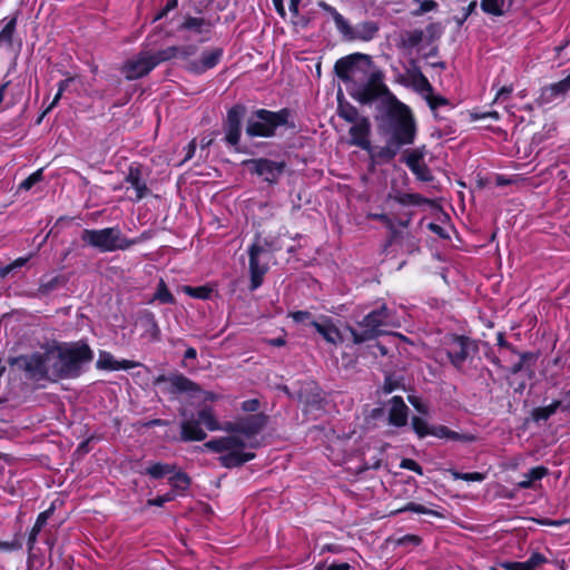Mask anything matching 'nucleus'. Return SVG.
Segmentation results:
<instances>
[{"mask_svg": "<svg viewBox=\"0 0 570 570\" xmlns=\"http://www.w3.org/2000/svg\"><path fill=\"white\" fill-rule=\"evenodd\" d=\"M419 197L416 195L407 194L402 196L399 200L402 204H417Z\"/></svg>", "mask_w": 570, "mask_h": 570, "instance_id": "54", "label": "nucleus"}, {"mask_svg": "<svg viewBox=\"0 0 570 570\" xmlns=\"http://www.w3.org/2000/svg\"><path fill=\"white\" fill-rule=\"evenodd\" d=\"M168 382L170 383L171 392L187 393L190 396L200 393L199 386L184 375H174L168 379Z\"/></svg>", "mask_w": 570, "mask_h": 570, "instance_id": "23", "label": "nucleus"}, {"mask_svg": "<svg viewBox=\"0 0 570 570\" xmlns=\"http://www.w3.org/2000/svg\"><path fill=\"white\" fill-rule=\"evenodd\" d=\"M195 150H196V144H195V140H193L187 146V153H186V156H185V160L190 159L194 156Z\"/></svg>", "mask_w": 570, "mask_h": 570, "instance_id": "56", "label": "nucleus"}, {"mask_svg": "<svg viewBox=\"0 0 570 570\" xmlns=\"http://www.w3.org/2000/svg\"><path fill=\"white\" fill-rule=\"evenodd\" d=\"M184 356L186 360H195L197 357V351L194 347H188Z\"/></svg>", "mask_w": 570, "mask_h": 570, "instance_id": "61", "label": "nucleus"}, {"mask_svg": "<svg viewBox=\"0 0 570 570\" xmlns=\"http://www.w3.org/2000/svg\"><path fill=\"white\" fill-rule=\"evenodd\" d=\"M198 419H187L180 424L181 439L184 441H203L206 439V432L202 429L203 424L208 431H229L235 429L233 422L223 424L217 420L214 410L210 406H204L198 411Z\"/></svg>", "mask_w": 570, "mask_h": 570, "instance_id": "5", "label": "nucleus"}, {"mask_svg": "<svg viewBox=\"0 0 570 570\" xmlns=\"http://www.w3.org/2000/svg\"><path fill=\"white\" fill-rule=\"evenodd\" d=\"M244 108L242 106H234L228 110L227 120L225 125V139L232 145L236 146L240 138V124L244 117Z\"/></svg>", "mask_w": 570, "mask_h": 570, "instance_id": "16", "label": "nucleus"}, {"mask_svg": "<svg viewBox=\"0 0 570 570\" xmlns=\"http://www.w3.org/2000/svg\"><path fill=\"white\" fill-rule=\"evenodd\" d=\"M273 3L277 10V12L282 16V17H285V9H284V6H283V2L282 0H273Z\"/></svg>", "mask_w": 570, "mask_h": 570, "instance_id": "62", "label": "nucleus"}, {"mask_svg": "<svg viewBox=\"0 0 570 570\" xmlns=\"http://www.w3.org/2000/svg\"><path fill=\"white\" fill-rule=\"evenodd\" d=\"M403 511H412L415 513H423V514L430 513V511L425 507L417 504V503H409L404 508L397 510V512H403Z\"/></svg>", "mask_w": 570, "mask_h": 570, "instance_id": "47", "label": "nucleus"}, {"mask_svg": "<svg viewBox=\"0 0 570 570\" xmlns=\"http://www.w3.org/2000/svg\"><path fill=\"white\" fill-rule=\"evenodd\" d=\"M51 513H52V509H48L38 515L36 523H35L33 528L31 529V532H30L29 539H28V546L30 549L33 548V546L37 541L38 534L40 533L43 525L47 523Z\"/></svg>", "mask_w": 570, "mask_h": 570, "instance_id": "30", "label": "nucleus"}, {"mask_svg": "<svg viewBox=\"0 0 570 570\" xmlns=\"http://www.w3.org/2000/svg\"><path fill=\"white\" fill-rule=\"evenodd\" d=\"M504 0H482L481 8L484 12L501 16L503 13Z\"/></svg>", "mask_w": 570, "mask_h": 570, "instance_id": "33", "label": "nucleus"}, {"mask_svg": "<svg viewBox=\"0 0 570 570\" xmlns=\"http://www.w3.org/2000/svg\"><path fill=\"white\" fill-rule=\"evenodd\" d=\"M335 71L348 94L362 104L372 102L387 90L382 73L373 70L366 55L355 53L337 60Z\"/></svg>", "mask_w": 570, "mask_h": 570, "instance_id": "3", "label": "nucleus"}, {"mask_svg": "<svg viewBox=\"0 0 570 570\" xmlns=\"http://www.w3.org/2000/svg\"><path fill=\"white\" fill-rule=\"evenodd\" d=\"M392 141L395 144V149L386 148L382 150V155L389 159L396 155V150L402 145H410L414 141L415 124L410 109L400 104L395 107L392 116Z\"/></svg>", "mask_w": 570, "mask_h": 570, "instance_id": "7", "label": "nucleus"}, {"mask_svg": "<svg viewBox=\"0 0 570 570\" xmlns=\"http://www.w3.org/2000/svg\"><path fill=\"white\" fill-rule=\"evenodd\" d=\"M168 483L176 490H185L189 485V478L181 471H174L168 478Z\"/></svg>", "mask_w": 570, "mask_h": 570, "instance_id": "32", "label": "nucleus"}, {"mask_svg": "<svg viewBox=\"0 0 570 570\" xmlns=\"http://www.w3.org/2000/svg\"><path fill=\"white\" fill-rule=\"evenodd\" d=\"M320 7L324 11H326L327 13L331 14V17L333 18L334 23H335L337 30L342 35L350 33V24H348V22L345 20V18L341 13L337 12V10L335 8H333L332 6H330V4L325 3V2H321Z\"/></svg>", "mask_w": 570, "mask_h": 570, "instance_id": "29", "label": "nucleus"}, {"mask_svg": "<svg viewBox=\"0 0 570 570\" xmlns=\"http://www.w3.org/2000/svg\"><path fill=\"white\" fill-rule=\"evenodd\" d=\"M511 92H512V88H511V87H502V88L498 91V94H497V96H495V101H497V100H499V99H501L503 96H508V95H510Z\"/></svg>", "mask_w": 570, "mask_h": 570, "instance_id": "57", "label": "nucleus"}, {"mask_svg": "<svg viewBox=\"0 0 570 570\" xmlns=\"http://www.w3.org/2000/svg\"><path fill=\"white\" fill-rule=\"evenodd\" d=\"M559 406L560 402L554 401L550 405L537 409L533 413V416L537 421L548 420L552 414L556 413Z\"/></svg>", "mask_w": 570, "mask_h": 570, "instance_id": "35", "label": "nucleus"}, {"mask_svg": "<svg viewBox=\"0 0 570 570\" xmlns=\"http://www.w3.org/2000/svg\"><path fill=\"white\" fill-rule=\"evenodd\" d=\"M246 165L250 167L252 171L269 183L276 181L284 168L283 163H276L269 159H252L246 161Z\"/></svg>", "mask_w": 570, "mask_h": 570, "instance_id": "12", "label": "nucleus"}, {"mask_svg": "<svg viewBox=\"0 0 570 570\" xmlns=\"http://www.w3.org/2000/svg\"><path fill=\"white\" fill-rule=\"evenodd\" d=\"M430 435L436 436L439 439H455L456 433L450 431L445 426H432Z\"/></svg>", "mask_w": 570, "mask_h": 570, "instance_id": "42", "label": "nucleus"}, {"mask_svg": "<svg viewBox=\"0 0 570 570\" xmlns=\"http://www.w3.org/2000/svg\"><path fill=\"white\" fill-rule=\"evenodd\" d=\"M341 116L344 117L346 120H348L351 122L355 124V121H357V119H356L357 112H356L355 109H351V110H347V111H342Z\"/></svg>", "mask_w": 570, "mask_h": 570, "instance_id": "53", "label": "nucleus"}, {"mask_svg": "<svg viewBox=\"0 0 570 570\" xmlns=\"http://www.w3.org/2000/svg\"><path fill=\"white\" fill-rule=\"evenodd\" d=\"M28 257H20V258H17L12 264L8 265L7 267H4L2 269V273L3 274H7L9 273L10 271L14 269V268H18V267H21L23 266L27 262H28Z\"/></svg>", "mask_w": 570, "mask_h": 570, "instance_id": "50", "label": "nucleus"}, {"mask_svg": "<svg viewBox=\"0 0 570 570\" xmlns=\"http://www.w3.org/2000/svg\"><path fill=\"white\" fill-rule=\"evenodd\" d=\"M63 92H60L58 90V92L56 94L52 102L48 106V108L45 110V114L49 112L57 104L58 101L60 100L61 96H62Z\"/></svg>", "mask_w": 570, "mask_h": 570, "instance_id": "60", "label": "nucleus"}, {"mask_svg": "<svg viewBox=\"0 0 570 570\" xmlns=\"http://www.w3.org/2000/svg\"><path fill=\"white\" fill-rule=\"evenodd\" d=\"M570 90V73L563 78L562 80L551 83L541 89L540 96L538 97V102L540 105H546L552 102L560 96H563Z\"/></svg>", "mask_w": 570, "mask_h": 570, "instance_id": "18", "label": "nucleus"}, {"mask_svg": "<svg viewBox=\"0 0 570 570\" xmlns=\"http://www.w3.org/2000/svg\"><path fill=\"white\" fill-rule=\"evenodd\" d=\"M138 365L137 362L129 360L117 361L112 354L106 351H101L97 360V367L107 371L130 370Z\"/></svg>", "mask_w": 570, "mask_h": 570, "instance_id": "20", "label": "nucleus"}, {"mask_svg": "<svg viewBox=\"0 0 570 570\" xmlns=\"http://www.w3.org/2000/svg\"><path fill=\"white\" fill-rule=\"evenodd\" d=\"M412 426L414 432L419 435V438L430 435L432 429V426H430L425 420L417 416H414L412 419Z\"/></svg>", "mask_w": 570, "mask_h": 570, "instance_id": "36", "label": "nucleus"}, {"mask_svg": "<svg viewBox=\"0 0 570 570\" xmlns=\"http://www.w3.org/2000/svg\"><path fill=\"white\" fill-rule=\"evenodd\" d=\"M271 248L266 240L257 238L248 249L250 289L255 291L263 283V277L268 271V254Z\"/></svg>", "mask_w": 570, "mask_h": 570, "instance_id": "10", "label": "nucleus"}, {"mask_svg": "<svg viewBox=\"0 0 570 570\" xmlns=\"http://www.w3.org/2000/svg\"><path fill=\"white\" fill-rule=\"evenodd\" d=\"M368 134L370 121L366 118L355 121L350 129L351 144L362 149L370 150L371 141L368 139Z\"/></svg>", "mask_w": 570, "mask_h": 570, "instance_id": "19", "label": "nucleus"}, {"mask_svg": "<svg viewBox=\"0 0 570 570\" xmlns=\"http://www.w3.org/2000/svg\"><path fill=\"white\" fill-rule=\"evenodd\" d=\"M14 549V544L7 542V541H0V552L1 551H11Z\"/></svg>", "mask_w": 570, "mask_h": 570, "instance_id": "63", "label": "nucleus"}, {"mask_svg": "<svg viewBox=\"0 0 570 570\" xmlns=\"http://www.w3.org/2000/svg\"><path fill=\"white\" fill-rule=\"evenodd\" d=\"M424 99L428 101L431 109H436L441 106L448 105V99L442 96L433 95V90L430 91Z\"/></svg>", "mask_w": 570, "mask_h": 570, "instance_id": "41", "label": "nucleus"}, {"mask_svg": "<svg viewBox=\"0 0 570 570\" xmlns=\"http://www.w3.org/2000/svg\"><path fill=\"white\" fill-rule=\"evenodd\" d=\"M125 180L129 185L128 189L134 191V195L128 196L130 200L139 202L148 194V187L138 166L129 167Z\"/></svg>", "mask_w": 570, "mask_h": 570, "instance_id": "17", "label": "nucleus"}, {"mask_svg": "<svg viewBox=\"0 0 570 570\" xmlns=\"http://www.w3.org/2000/svg\"><path fill=\"white\" fill-rule=\"evenodd\" d=\"M189 46L195 47V51H197L196 45L189 43ZM183 47H188V45H184ZM195 53L196 52L184 59L186 61V68L194 73H203L214 68L223 57V50L220 48L205 50L202 52L199 59H191Z\"/></svg>", "mask_w": 570, "mask_h": 570, "instance_id": "11", "label": "nucleus"}, {"mask_svg": "<svg viewBox=\"0 0 570 570\" xmlns=\"http://www.w3.org/2000/svg\"><path fill=\"white\" fill-rule=\"evenodd\" d=\"M502 567L505 570H530L527 562H508L503 563Z\"/></svg>", "mask_w": 570, "mask_h": 570, "instance_id": "49", "label": "nucleus"}, {"mask_svg": "<svg viewBox=\"0 0 570 570\" xmlns=\"http://www.w3.org/2000/svg\"><path fill=\"white\" fill-rule=\"evenodd\" d=\"M42 179V169L36 170L19 185L20 189L29 190Z\"/></svg>", "mask_w": 570, "mask_h": 570, "instance_id": "40", "label": "nucleus"}, {"mask_svg": "<svg viewBox=\"0 0 570 570\" xmlns=\"http://www.w3.org/2000/svg\"><path fill=\"white\" fill-rule=\"evenodd\" d=\"M350 569H351L350 564L343 562V563H333V564L328 566L326 570H350Z\"/></svg>", "mask_w": 570, "mask_h": 570, "instance_id": "55", "label": "nucleus"}, {"mask_svg": "<svg viewBox=\"0 0 570 570\" xmlns=\"http://www.w3.org/2000/svg\"><path fill=\"white\" fill-rule=\"evenodd\" d=\"M175 471V465L168 463L155 462L150 463L146 468V474H148L153 479H161L165 476H170V474Z\"/></svg>", "mask_w": 570, "mask_h": 570, "instance_id": "28", "label": "nucleus"}, {"mask_svg": "<svg viewBox=\"0 0 570 570\" xmlns=\"http://www.w3.org/2000/svg\"><path fill=\"white\" fill-rule=\"evenodd\" d=\"M311 325L326 340L328 343L338 344L343 341V337L338 331V328L333 324V322L323 317L320 321H312Z\"/></svg>", "mask_w": 570, "mask_h": 570, "instance_id": "21", "label": "nucleus"}, {"mask_svg": "<svg viewBox=\"0 0 570 570\" xmlns=\"http://www.w3.org/2000/svg\"><path fill=\"white\" fill-rule=\"evenodd\" d=\"M184 38L194 42H204L209 39V24L202 18H188L181 26Z\"/></svg>", "mask_w": 570, "mask_h": 570, "instance_id": "15", "label": "nucleus"}, {"mask_svg": "<svg viewBox=\"0 0 570 570\" xmlns=\"http://www.w3.org/2000/svg\"><path fill=\"white\" fill-rule=\"evenodd\" d=\"M184 293H186L188 296L199 299H207L212 293V291L206 286H198V287H191V286H185Z\"/></svg>", "mask_w": 570, "mask_h": 570, "instance_id": "37", "label": "nucleus"}, {"mask_svg": "<svg viewBox=\"0 0 570 570\" xmlns=\"http://www.w3.org/2000/svg\"><path fill=\"white\" fill-rule=\"evenodd\" d=\"M409 401L420 413H428L426 405L423 404L416 396H409Z\"/></svg>", "mask_w": 570, "mask_h": 570, "instance_id": "51", "label": "nucleus"}, {"mask_svg": "<svg viewBox=\"0 0 570 570\" xmlns=\"http://www.w3.org/2000/svg\"><path fill=\"white\" fill-rule=\"evenodd\" d=\"M389 311L385 306L368 313L358 323V330L350 328L353 341L356 344L373 340L384 333V327L393 325Z\"/></svg>", "mask_w": 570, "mask_h": 570, "instance_id": "8", "label": "nucleus"}, {"mask_svg": "<svg viewBox=\"0 0 570 570\" xmlns=\"http://www.w3.org/2000/svg\"><path fill=\"white\" fill-rule=\"evenodd\" d=\"M286 110L273 112L261 109L248 119L246 132L250 137H269L278 126L286 122Z\"/></svg>", "mask_w": 570, "mask_h": 570, "instance_id": "9", "label": "nucleus"}, {"mask_svg": "<svg viewBox=\"0 0 570 570\" xmlns=\"http://www.w3.org/2000/svg\"><path fill=\"white\" fill-rule=\"evenodd\" d=\"M289 316L296 323H306L307 322L308 324H311V322L314 321L312 318L311 313L305 312V311L293 312V313L289 314Z\"/></svg>", "mask_w": 570, "mask_h": 570, "instance_id": "45", "label": "nucleus"}, {"mask_svg": "<svg viewBox=\"0 0 570 570\" xmlns=\"http://www.w3.org/2000/svg\"><path fill=\"white\" fill-rule=\"evenodd\" d=\"M414 1L420 4V8L416 9L415 11H413L414 16H421L425 12L433 10L436 7V3L432 0H423V1L414 0Z\"/></svg>", "mask_w": 570, "mask_h": 570, "instance_id": "44", "label": "nucleus"}, {"mask_svg": "<svg viewBox=\"0 0 570 570\" xmlns=\"http://www.w3.org/2000/svg\"><path fill=\"white\" fill-rule=\"evenodd\" d=\"M153 301H158L161 304H174L175 298L173 294L168 291L165 282L163 279L159 281L156 293L153 297Z\"/></svg>", "mask_w": 570, "mask_h": 570, "instance_id": "31", "label": "nucleus"}, {"mask_svg": "<svg viewBox=\"0 0 570 570\" xmlns=\"http://www.w3.org/2000/svg\"><path fill=\"white\" fill-rule=\"evenodd\" d=\"M298 3H299V0H291V1H289V10H291L294 14H297V12H298Z\"/></svg>", "mask_w": 570, "mask_h": 570, "instance_id": "64", "label": "nucleus"}, {"mask_svg": "<svg viewBox=\"0 0 570 570\" xmlns=\"http://www.w3.org/2000/svg\"><path fill=\"white\" fill-rule=\"evenodd\" d=\"M196 48L188 47H168L157 52L142 51L136 57L126 61L122 67V73L129 80L138 79L150 72L160 62L170 59H186L195 52Z\"/></svg>", "mask_w": 570, "mask_h": 570, "instance_id": "4", "label": "nucleus"}, {"mask_svg": "<svg viewBox=\"0 0 570 570\" xmlns=\"http://www.w3.org/2000/svg\"><path fill=\"white\" fill-rule=\"evenodd\" d=\"M424 38V32L422 30H412V31H409L405 33L404 36V45L410 47V48H413V47H416L417 45H420L422 42Z\"/></svg>", "mask_w": 570, "mask_h": 570, "instance_id": "38", "label": "nucleus"}, {"mask_svg": "<svg viewBox=\"0 0 570 570\" xmlns=\"http://www.w3.org/2000/svg\"><path fill=\"white\" fill-rule=\"evenodd\" d=\"M444 346L451 363L460 367L468 356V338L449 335L445 337Z\"/></svg>", "mask_w": 570, "mask_h": 570, "instance_id": "13", "label": "nucleus"}, {"mask_svg": "<svg viewBox=\"0 0 570 570\" xmlns=\"http://www.w3.org/2000/svg\"><path fill=\"white\" fill-rule=\"evenodd\" d=\"M145 336L149 337L153 341H158L160 338V330L154 317V315H148L146 318V330L144 333Z\"/></svg>", "mask_w": 570, "mask_h": 570, "instance_id": "34", "label": "nucleus"}, {"mask_svg": "<svg viewBox=\"0 0 570 570\" xmlns=\"http://www.w3.org/2000/svg\"><path fill=\"white\" fill-rule=\"evenodd\" d=\"M548 474V469L544 466L532 468L528 473L523 475V480L518 483L520 489H532L534 482L540 481Z\"/></svg>", "mask_w": 570, "mask_h": 570, "instance_id": "27", "label": "nucleus"}, {"mask_svg": "<svg viewBox=\"0 0 570 570\" xmlns=\"http://www.w3.org/2000/svg\"><path fill=\"white\" fill-rule=\"evenodd\" d=\"M72 80H73V78H71V77H70V78H67V79H65V80H61V81L59 82V85H58V90H59L60 92L66 91V90H67V88H68V86H69V83H70Z\"/></svg>", "mask_w": 570, "mask_h": 570, "instance_id": "58", "label": "nucleus"}, {"mask_svg": "<svg viewBox=\"0 0 570 570\" xmlns=\"http://www.w3.org/2000/svg\"><path fill=\"white\" fill-rule=\"evenodd\" d=\"M235 429L225 431L227 435L214 438L203 444L204 450L219 454V462L224 468L239 466L255 458L252 451L256 448L253 441L263 426V420L252 415L233 422Z\"/></svg>", "mask_w": 570, "mask_h": 570, "instance_id": "2", "label": "nucleus"}, {"mask_svg": "<svg viewBox=\"0 0 570 570\" xmlns=\"http://www.w3.org/2000/svg\"><path fill=\"white\" fill-rule=\"evenodd\" d=\"M525 562L530 570H537L538 567H540L543 563H547L548 560L543 554L539 552H533Z\"/></svg>", "mask_w": 570, "mask_h": 570, "instance_id": "43", "label": "nucleus"}, {"mask_svg": "<svg viewBox=\"0 0 570 570\" xmlns=\"http://www.w3.org/2000/svg\"><path fill=\"white\" fill-rule=\"evenodd\" d=\"M177 6V0H171L166 8L156 17V19H160L168 10L174 9Z\"/></svg>", "mask_w": 570, "mask_h": 570, "instance_id": "59", "label": "nucleus"}, {"mask_svg": "<svg viewBox=\"0 0 570 570\" xmlns=\"http://www.w3.org/2000/svg\"><path fill=\"white\" fill-rule=\"evenodd\" d=\"M407 78L413 88L423 97H425L430 91H432V86L430 85L426 77L420 70L409 71Z\"/></svg>", "mask_w": 570, "mask_h": 570, "instance_id": "26", "label": "nucleus"}, {"mask_svg": "<svg viewBox=\"0 0 570 570\" xmlns=\"http://www.w3.org/2000/svg\"><path fill=\"white\" fill-rule=\"evenodd\" d=\"M401 468H404V469L414 471V472H416L419 474H422L421 466L414 460H411V459L403 460L401 462Z\"/></svg>", "mask_w": 570, "mask_h": 570, "instance_id": "48", "label": "nucleus"}, {"mask_svg": "<svg viewBox=\"0 0 570 570\" xmlns=\"http://www.w3.org/2000/svg\"><path fill=\"white\" fill-rule=\"evenodd\" d=\"M426 149L424 147L412 149L405 156V164L420 180L429 181L432 176L424 163Z\"/></svg>", "mask_w": 570, "mask_h": 570, "instance_id": "14", "label": "nucleus"}, {"mask_svg": "<svg viewBox=\"0 0 570 570\" xmlns=\"http://www.w3.org/2000/svg\"><path fill=\"white\" fill-rule=\"evenodd\" d=\"M259 403L257 400H248L243 403V410L247 412H255L258 410Z\"/></svg>", "mask_w": 570, "mask_h": 570, "instance_id": "52", "label": "nucleus"}, {"mask_svg": "<svg viewBox=\"0 0 570 570\" xmlns=\"http://www.w3.org/2000/svg\"><path fill=\"white\" fill-rule=\"evenodd\" d=\"M175 494L173 492H168L164 495H159L155 499L148 500L149 505L163 507L165 503L174 500Z\"/></svg>", "mask_w": 570, "mask_h": 570, "instance_id": "46", "label": "nucleus"}, {"mask_svg": "<svg viewBox=\"0 0 570 570\" xmlns=\"http://www.w3.org/2000/svg\"><path fill=\"white\" fill-rule=\"evenodd\" d=\"M94 357L90 347L82 342L59 344L23 358L24 370L30 379H72L80 375L82 366Z\"/></svg>", "mask_w": 570, "mask_h": 570, "instance_id": "1", "label": "nucleus"}, {"mask_svg": "<svg viewBox=\"0 0 570 570\" xmlns=\"http://www.w3.org/2000/svg\"><path fill=\"white\" fill-rule=\"evenodd\" d=\"M0 48L10 50L12 49L13 46V35L17 27V16L11 17L9 19H3L0 22Z\"/></svg>", "mask_w": 570, "mask_h": 570, "instance_id": "24", "label": "nucleus"}, {"mask_svg": "<svg viewBox=\"0 0 570 570\" xmlns=\"http://www.w3.org/2000/svg\"><path fill=\"white\" fill-rule=\"evenodd\" d=\"M389 421L395 426H404L407 423V406L401 396H393L390 400Z\"/></svg>", "mask_w": 570, "mask_h": 570, "instance_id": "22", "label": "nucleus"}, {"mask_svg": "<svg viewBox=\"0 0 570 570\" xmlns=\"http://www.w3.org/2000/svg\"><path fill=\"white\" fill-rule=\"evenodd\" d=\"M377 32V27L373 22H363L354 29L350 26V33L343 35L347 39H361L368 41Z\"/></svg>", "mask_w": 570, "mask_h": 570, "instance_id": "25", "label": "nucleus"}, {"mask_svg": "<svg viewBox=\"0 0 570 570\" xmlns=\"http://www.w3.org/2000/svg\"><path fill=\"white\" fill-rule=\"evenodd\" d=\"M82 242L102 253L125 250L138 243L137 239H128L122 236L117 227L101 229H85L81 234Z\"/></svg>", "mask_w": 570, "mask_h": 570, "instance_id": "6", "label": "nucleus"}, {"mask_svg": "<svg viewBox=\"0 0 570 570\" xmlns=\"http://www.w3.org/2000/svg\"><path fill=\"white\" fill-rule=\"evenodd\" d=\"M452 475L455 480H464L468 482H482L485 479V475L480 472L461 473L454 471Z\"/></svg>", "mask_w": 570, "mask_h": 570, "instance_id": "39", "label": "nucleus"}]
</instances>
